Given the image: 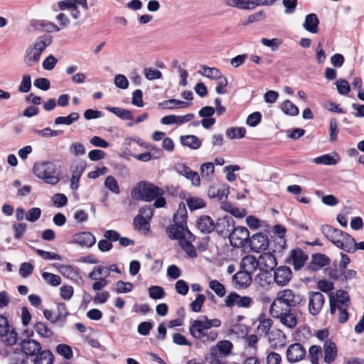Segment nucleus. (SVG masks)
<instances>
[{"mask_svg": "<svg viewBox=\"0 0 364 364\" xmlns=\"http://www.w3.org/2000/svg\"><path fill=\"white\" fill-rule=\"evenodd\" d=\"M305 300L299 294L291 289H284L277 294V297L271 304L269 313L279 319L285 327L293 329L297 325V318L294 307L304 305Z\"/></svg>", "mask_w": 364, "mask_h": 364, "instance_id": "obj_1", "label": "nucleus"}, {"mask_svg": "<svg viewBox=\"0 0 364 364\" xmlns=\"http://www.w3.org/2000/svg\"><path fill=\"white\" fill-rule=\"evenodd\" d=\"M53 38L50 35L45 34L38 37L26 48L23 56V61L26 66L33 67L40 60L42 53L52 43Z\"/></svg>", "mask_w": 364, "mask_h": 364, "instance_id": "obj_2", "label": "nucleus"}, {"mask_svg": "<svg viewBox=\"0 0 364 364\" xmlns=\"http://www.w3.org/2000/svg\"><path fill=\"white\" fill-rule=\"evenodd\" d=\"M165 191L154 184L141 181L137 183L131 191V196L134 200L150 202L158 196H164Z\"/></svg>", "mask_w": 364, "mask_h": 364, "instance_id": "obj_3", "label": "nucleus"}, {"mask_svg": "<svg viewBox=\"0 0 364 364\" xmlns=\"http://www.w3.org/2000/svg\"><path fill=\"white\" fill-rule=\"evenodd\" d=\"M34 175L46 183L54 186L60 181V171L51 161H42L35 164L33 168Z\"/></svg>", "mask_w": 364, "mask_h": 364, "instance_id": "obj_4", "label": "nucleus"}, {"mask_svg": "<svg viewBox=\"0 0 364 364\" xmlns=\"http://www.w3.org/2000/svg\"><path fill=\"white\" fill-rule=\"evenodd\" d=\"M189 331L193 338L203 343L213 342L218 336V331L209 329L202 319L193 320L189 327Z\"/></svg>", "mask_w": 364, "mask_h": 364, "instance_id": "obj_5", "label": "nucleus"}, {"mask_svg": "<svg viewBox=\"0 0 364 364\" xmlns=\"http://www.w3.org/2000/svg\"><path fill=\"white\" fill-rule=\"evenodd\" d=\"M250 232L243 226L234 228L229 233V240L234 247H243L248 242Z\"/></svg>", "mask_w": 364, "mask_h": 364, "instance_id": "obj_6", "label": "nucleus"}, {"mask_svg": "<svg viewBox=\"0 0 364 364\" xmlns=\"http://www.w3.org/2000/svg\"><path fill=\"white\" fill-rule=\"evenodd\" d=\"M166 233L171 239L177 240L179 243L185 239L195 240V236L189 231L187 226L175 223L167 227Z\"/></svg>", "mask_w": 364, "mask_h": 364, "instance_id": "obj_7", "label": "nucleus"}, {"mask_svg": "<svg viewBox=\"0 0 364 364\" xmlns=\"http://www.w3.org/2000/svg\"><path fill=\"white\" fill-rule=\"evenodd\" d=\"M248 245L251 250L255 252H261L267 250L269 246V240L264 233H256L249 237Z\"/></svg>", "mask_w": 364, "mask_h": 364, "instance_id": "obj_8", "label": "nucleus"}, {"mask_svg": "<svg viewBox=\"0 0 364 364\" xmlns=\"http://www.w3.org/2000/svg\"><path fill=\"white\" fill-rule=\"evenodd\" d=\"M0 355L6 358L9 364H26L27 357L20 350H12L11 347L0 348Z\"/></svg>", "mask_w": 364, "mask_h": 364, "instance_id": "obj_9", "label": "nucleus"}, {"mask_svg": "<svg viewBox=\"0 0 364 364\" xmlns=\"http://www.w3.org/2000/svg\"><path fill=\"white\" fill-rule=\"evenodd\" d=\"M0 336L4 337V342L7 346L14 345L17 342L18 333L14 329L10 330L8 320L0 315Z\"/></svg>", "mask_w": 364, "mask_h": 364, "instance_id": "obj_10", "label": "nucleus"}, {"mask_svg": "<svg viewBox=\"0 0 364 364\" xmlns=\"http://www.w3.org/2000/svg\"><path fill=\"white\" fill-rule=\"evenodd\" d=\"M325 302L324 296L318 291H310L309 293V313L316 316L318 315Z\"/></svg>", "mask_w": 364, "mask_h": 364, "instance_id": "obj_11", "label": "nucleus"}, {"mask_svg": "<svg viewBox=\"0 0 364 364\" xmlns=\"http://www.w3.org/2000/svg\"><path fill=\"white\" fill-rule=\"evenodd\" d=\"M233 348L232 343L228 340L220 341L210 349L212 357L225 358L230 355Z\"/></svg>", "mask_w": 364, "mask_h": 364, "instance_id": "obj_12", "label": "nucleus"}, {"mask_svg": "<svg viewBox=\"0 0 364 364\" xmlns=\"http://www.w3.org/2000/svg\"><path fill=\"white\" fill-rule=\"evenodd\" d=\"M224 301L227 307H232L235 305L238 307L248 308L253 304V300L251 297L247 296H241L235 292L228 295Z\"/></svg>", "mask_w": 364, "mask_h": 364, "instance_id": "obj_13", "label": "nucleus"}, {"mask_svg": "<svg viewBox=\"0 0 364 364\" xmlns=\"http://www.w3.org/2000/svg\"><path fill=\"white\" fill-rule=\"evenodd\" d=\"M306 354L305 348L299 343L290 345L286 352L287 359L289 363H295L302 360Z\"/></svg>", "mask_w": 364, "mask_h": 364, "instance_id": "obj_14", "label": "nucleus"}, {"mask_svg": "<svg viewBox=\"0 0 364 364\" xmlns=\"http://www.w3.org/2000/svg\"><path fill=\"white\" fill-rule=\"evenodd\" d=\"M257 269L260 273H269L274 269L277 264L275 257L272 254L260 256L257 259Z\"/></svg>", "mask_w": 364, "mask_h": 364, "instance_id": "obj_15", "label": "nucleus"}, {"mask_svg": "<svg viewBox=\"0 0 364 364\" xmlns=\"http://www.w3.org/2000/svg\"><path fill=\"white\" fill-rule=\"evenodd\" d=\"M330 259L326 255L321 253L312 255L311 259L307 266V269L311 272H317L321 268L329 264Z\"/></svg>", "mask_w": 364, "mask_h": 364, "instance_id": "obj_16", "label": "nucleus"}, {"mask_svg": "<svg viewBox=\"0 0 364 364\" xmlns=\"http://www.w3.org/2000/svg\"><path fill=\"white\" fill-rule=\"evenodd\" d=\"M307 259L308 255L301 249H295L291 251L287 262L293 264L295 271H298L304 267Z\"/></svg>", "mask_w": 364, "mask_h": 364, "instance_id": "obj_17", "label": "nucleus"}, {"mask_svg": "<svg viewBox=\"0 0 364 364\" xmlns=\"http://www.w3.org/2000/svg\"><path fill=\"white\" fill-rule=\"evenodd\" d=\"M323 362L326 364L333 363L337 356L338 350L336 345L331 339H327L323 343Z\"/></svg>", "mask_w": 364, "mask_h": 364, "instance_id": "obj_18", "label": "nucleus"}, {"mask_svg": "<svg viewBox=\"0 0 364 364\" xmlns=\"http://www.w3.org/2000/svg\"><path fill=\"white\" fill-rule=\"evenodd\" d=\"M21 352L25 355L34 356L41 350V346L39 342L34 339H24L21 342Z\"/></svg>", "mask_w": 364, "mask_h": 364, "instance_id": "obj_19", "label": "nucleus"}, {"mask_svg": "<svg viewBox=\"0 0 364 364\" xmlns=\"http://www.w3.org/2000/svg\"><path fill=\"white\" fill-rule=\"evenodd\" d=\"M258 262L255 257L247 255L244 257L240 263V269L237 273H253L257 269Z\"/></svg>", "mask_w": 364, "mask_h": 364, "instance_id": "obj_20", "label": "nucleus"}, {"mask_svg": "<svg viewBox=\"0 0 364 364\" xmlns=\"http://www.w3.org/2000/svg\"><path fill=\"white\" fill-rule=\"evenodd\" d=\"M321 231L326 237L333 243L336 246L338 245L339 240L344 235L343 231L334 228L331 225H324L321 228Z\"/></svg>", "mask_w": 364, "mask_h": 364, "instance_id": "obj_21", "label": "nucleus"}, {"mask_svg": "<svg viewBox=\"0 0 364 364\" xmlns=\"http://www.w3.org/2000/svg\"><path fill=\"white\" fill-rule=\"evenodd\" d=\"M233 227V220L230 217L219 218L215 223V230L220 235H226L231 232Z\"/></svg>", "mask_w": 364, "mask_h": 364, "instance_id": "obj_22", "label": "nucleus"}, {"mask_svg": "<svg viewBox=\"0 0 364 364\" xmlns=\"http://www.w3.org/2000/svg\"><path fill=\"white\" fill-rule=\"evenodd\" d=\"M336 247L348 252H354L356 250V242L352 236L344 232Z\"/></svg>", "mask_w": 364, "mask_h": 364, "instance_id": "obj_23", "label": "nucleus"}, {"mask_svg": "<svg viewBox=\"0 0 364 364\" xmlns=\"http://www.w3.org/2000/svg\"><path fill=\"white\" fill-rule=\"evenodd\" d=\"M76 243L82 247H92L95 242V237L90 232H83L77 234L74 237Z\"/></svg>", "mask_w": 364, "mask_h": 364, "instance_id": "obj_24", "label": "nucleus"}, {"mask_svg": "<svg viewBox=\"0 0 364 364\" xmlns=\"http://www.w3.org/2000/svg\"><path fill=\"white\" fill-rule=\"evenodd\" d=\"M180 142L182 146H187L193 150L198 149L202 145L201 140H200L199 138L195 135L181 136Z\"/></svg>", "mask_w": 364, "mask_h": 364, "instance_id": "obj_25", "label": "nucleus"}, {"mask_svg": "<svg viewBox=\"0 0 364 364\" xmlns=\"http://www.w3.org/2000/svg\"><path fill=\"white\" fill-rule=\"evenodd\" d=\"M318 24L319 20L317 15L310 14L306 16L305 21L303 23V27L306 31L311 33H316L318 32Z\"/></svg>", "mask_w": 364, "mask_h": 364, "instance_id": "obj_26", "label": "nucleus"}, {"mask_svg": "<svg viewBox=\"0 0 364 364\" xmlns=\"http://www.w3.org/2000/svg\"><path fill=\"white\" fill-rule=\"evenodd\" d=\"M198 228L204 233H210L215 228L214 220L208 215L200 218L197 223Z\"/></svg>", "mask_w": 364, "mask_h": 364, "instance_id": "obj_27", "label": "nucleus"}, {"mask_svg": "<svg viewBox=\"0 0 364 364\" xmlns=\"http://www.w3.org/2000/svg\"><path fill=\"white\" fill-rule=\"evenodd\" d=\"M232 282L237 289L247 288L252 283L251 274H233Z\"/></svg>", "mask_w": 364, "mask_h": 364, "instance_id": "obj_28", "label": "nucleus"}, {"mask_svg": "<svg viewBox=\"0 0 364 364\" xmlns=\"http://www.w3.org/2000/svg\"><path fill=\"white\" fill-rule=\"evenodd\" d=\"M258 274V277L259 279L262 280L263 278L272 279L277 285L279 286H285L287 284L291 279L290 274Z\"/></svg>", "mask_w": 364, "mask_h": 364, "instance_id": "obj_29", "label": "nucleus"}, {"mask_svg": "<svg viewBox=\"0 0 364 364\" xmlns=\"http://www.w3.org/2000/svg\"><path fill=\"white\" fill-rule=\"evenodd\" d=\"M269 341L272 345L283 346L286 341V336L282 330L276 329L270 332Z\"/></svg>", "mask_w": 364, "mask_h": 364, "instance_id": "obj_30", "label": "nucleus"}, {"mask_svg": "<svg viewBox=\"0 0 364 364\" xmlns=\"http://www.w3.org/2000/svg\"><path fill=\"white\" fill-rule=\"evenodd\" d=\"M105 109L124 120H131L134 118L132 112L128 109L114 107H106Z\"/></svg>", "mask_w": 364, "mask_h": 364, "instance_id": "obj_31", "label": "nucleus"}, {"mask_svg": "<svg viewBox=\"0 0 364 364\" xmlns=\"http://www.w3.org/2000/svg\"><path fill=\"white\" fill-rule=\"evenodd\" d=\"M323 355V351L321 346L313 345L309 350V357L311 364H319V360Z\"/></svg>", "mask_w": 364, "mask_h": 364, "instance_id": "obj_32", "label": "nucleus"}, {"mask_svg": "<svg viewBox=\"0 0 364 364\" xmlns=\"http://www.w3.org/2000/svg\"><path fill=\"white\" fill-rule=\"evenodd\" d=\"M187 211L185 205L180 204L176 213L173 216V222L176 224L186 226Z\"/></svg>", "mask_w": 364, "mask_h": 364, "instance_id": "obj_33", "label": "nucleus"}, {"mask_svg": "<svg viewBox=\"0 0 364 364\" xmlns=\"http://www.w3.org/2000/svg\"><path fill=\"white\" fill-rule=\"evenodd\" d=\"M34 360L35 364H52L53 355L48 350H41Z\"/></svg>", "mask_w": 364, "mask_h": 364, "instance_id": "obj_34", "label": "nucleus"}, {"mask_svg": "<svg viewBox=\"0 0 364 364\" xmlns=\"http://www.w3.org/2000/svg\"><path fill=\"white\" fill-rule=\"evenodd\" d=\"M34 329L36 333L43 338H50L53 336V331L48 328L44 322L39 321L34 325Z\"/></svg>", "mask_w": 364, "mask_h": 364, "instance_id": "obj_35", "label": "nucleus"}, {"mask_svg": "<svg viewBox=\"0 0 364 364\" xmlns=\"http://www.w3.org/2000/svg\"><path fill=\"white\" fill-rule=\"evenodd\" d=\"M193 240H194L185 239L182 240V242L179 243L183 251L191 258H195L198 255L195 247L191 243Z\"/></svg>", "mask_w": 364, "mask_h": 364, "instance_id": "obj_36", "label": "nucleus"}, {"mask_svg": "<svg viewBox=\"0 0 364 364\" xmlns=\"http://www.w3.org/2000/svg\"><path fill=\"white\" fill-rule=\"evenodd\" d=\"M272 326V321L271 318H266L264 316H260L259 318V325L257 326V331L261 335L263 334L267 336L269 332V330Z\"/></svg>", "mask_w": 364, "mask_h": 364, "instance_id": "obj_37", "label": "nucleus"}, {"mask_svg": "<svg viewBox=\"0 0 364 364\" xmlns=\"http://www.w3.org/2000/svg\"><path fill=\"white\" fill-rule=\"evenodd\" d=\"M162 105L164 108L168 109H176L179 108H186L189 107L190 103L181 101L176 99H171L168 100H165Z\"/></svg>", "mask_w": 364, "mask_h": 364, "instance_id": "obj_38", "label": "nucleus"}, {"mask_svg": "<svg viewBox=\"0 0 364 364\" xmlns=\"http://www.w3.org/2000/svg\"><path fill=\"white\" fill-rule=\"evenodd\" d=\"M200 73L202 75L212 80H218L221 76H223L220 71L218 68H210L206 65L202 66V70Z\"/></svg>", "mask_w": 364, "mask_h": 364, "instance_id": "obj_39", "label": "nucleus"}, {"mask_svg": "<svg viewBox=\"0 0 364 364\" xmlns=\"http://www.w3.org/2000/svg\"><path fill=\"white\" fill-rule=\"evenodd\" d=\"M79 119V114L77 112H72L67 117H58L55 119V124H65L70 125L74 122Z\"/></svg>", "mask_w": 364, "mask_h": 364, "instance_id": "obj_40", "label": "nucleus"}, {"mask_svg": "<svg viewBox=\"0 0 364 364\" xmlns=\"http://www.w3.org/2000/svg\"><path fill=\"white\" fill-rule=\"evenodd\" d=\"M229 191L227 188H219L216 186H212L208 190V196L210 198H217L222 200L223 198H227Z\"/></svg>", "mask_w": 364, "mask_h": 364, "instance_id": "obj_41", "label": "nucleus"}, {"mask_svg": "<svg viewBox=\"0 0 364 364\" xmlns=\"http://www.w3.org/2000/svg\"><path fill=\"white\" fill-rule=\"evenodd\" d=\"M84 168L82 166H77L73 171L72 177H71V184L70 188L73 190H77L79 187V180L82 176Z\"/></svg>", "mask_w": 364, "mask_h": 364, "instance_id": "obj_42", "label": "nucleus"}, {"mask_svg": "<svg viewBox=\"0 0 364 364\" xmlns=\"http://www.w3.org/2000/svg\"><path fill=\"white\" fill-rule=\"evenodd\" d=\"M104 186L112 193L119 194L120 188L117 180L112 176H108L104 183Z\"/></svg>", "mask_w": 364, "mask_h": 364, "instance_id": "obj_43", "label": "nucleus"}, {"mask_svg": "<svg viewBox=\"0 0 364 364\" xmlns=\"http://www.w3.org/2000/svg\"><path fill=\"white\" fill-rule=\"evenodd\" d=\"M246 129L244 127H232L226 130V135L231 139H241L245 135Z\"/></svg>", "mask_w": 364, "mask_h": 364, "instance_id": "obj_44", "label": "nucleus"}, {"mask_svg": "<svg viewBox=\"0 0 364 364\" xmlns=\"http://www.w3.org/2000/svg\"><path fill=\"white\" fill-rule=\"evenodd\" d=\"M31 89V76L29 74H24L18 86V91L21 93H27Z\"/></svg>", "mask_w": 364, "mask_h": 364, "instance_id": "obj_45", "label": "nucleus"}, {"mask_svg": "<svg viewBox=\"0 0 364 364\" xmlns=\"http://www.w3.org/2000/svg\"><path fill=\"white\" fill-rule=\"evenodd\" d=\"M282 109L288 115L296 116L299 114L298 107L289 100H286L282 103Z\"/></svg>", "mask_w": 364, "mask_h": 364, "instance_id": "obj_46", "label": "nucleus"}, {"mask_svg": "<svg viewBox=\"0 0 364 364\" xmlns=\"http://www.w3.org/2000/svg\"><path fill=\"white\" fill-rule=\"evenodd\" d=\"M214 165L210 162L204 163L200 166V174L203 178H210L214 173Z\"/></svg>", "mask_w": 364, "mask_h": 364, "instance_id": "obj_47", "label": "nucleus"}, {"mask_svg": "<svg viewBox=\"0 0 364 364\" xmlns=\"http://www.w3.org/2000/svg\"><path fill=\"white\" fill-rule=\"evenodd\" d=\"M109 272L121 273V270L114 264L95 267L90 273H108Z\"/></svg>", "mask_w": 364, "mask_h": 364, "instance_id": "obj_48", "label": "nucleus"}, {"mask_svg": "<svg viewBox=\"0 0 364 364\" xmlns=\"http://www.w3.org/2000/svg\"><path fill=\"white\" fill-rule=\"evenodd\" d=\"M186 203L191 210H195L205 206V203L203 199L197 197H191L187 198Z\"/></svg>", "mask_w": 364, "mask_h": 364, "instance_id": "obj_49", "label": "nucleus"}, {"mask_svg": "<svg viewBox=\"0 0 364 364\" xmlns=\"http://www.w3.org/2000/svg\"><path fill=\"white\" fill-rule=\"evenodd\" d=\"M133 289V284L131 282H124L123 281H118L115 284L114 291L117 294L129 293Z\"/></svg>", "mask_w": 364, "mask_h": 364, "instance_id": "obj_50", "label": "nucleus"}, {"mask_svg": "<svg viewBox=\"0 0 364 364\" xmlns=\"http://www.w3.org/2000/svg\"><path fill=\"white\" fill-rule=\"evenodd\" d=\"M314 162L316 164L335 165L337 163L336 159L329 154H323L321 156L314 159Z\"/></svg>", "mask_w": 364, "mask_h": 364, "instance_id": "obj_51", "label": "nucleus"}, {"mask_svg": "<svg viewBox=\"0 0 364 364\" xmlns=\"http://www.w3.org/2000/svg\"><path fill=\"white\" fill-rule=\"evenodd\" d=\"M149 296L153 299H161L165 296V291L161 287L151 286L149 288Z\"/></svg>", "mask_w": 364, "mask_h": 364, "instance_id": "obj_52", "label": "nucleus"}, {"mask_svg": "<svg viewBox=\"0 0 364 364\" xmlns=\"http://www.w3.org/2000/svg\"><path fill=\"white\" fill-rule=\"evenodd\" d=\"M209 287L220 297L225 294V289L223 284L217 280H212L209 282Z\"/></svg>", "mask_w": 364, "mask_h": 364, "instance_id": "obj_53", "label": "nucleus"}, {"mask_svg": "<svg viewBox=\"0 0 364 364\" xmlns=\"http://www.w3.org/2000/svg\"><path fill=\"white\" fill-rule=\"evenodd\" d=\"M56 352L66 359H70L73 357V350L71 347L67 344L58 345Z\"/></svg>", "mask_w": 364, "mask_h": 364, "instance_id": "obj_54", "label": "nucleus"}, {"mask_svg": "<svg viewBox=\"0 0 364 364\" xmlns=\"http://www.w3.org/2000/svg\"><path fill=\"white\" fill-rule=\"evenodd\" d=\"M282 4L285 14H293L296 10L298 0H282Z\"/></svg>", "mask_w": 364, "mask_h": 364, "instance_id": "obj_55", "label": "nucleus"}, {"mask_svg": "<svg viewBox=\"0 0 364 364\" xmlns=\"http://www.w3.org/2000/svg\"><path fill=\"white\" fill-rule=\"evenodd\" d=\"M261 43L263 46L270 48L272 51H275L282 44V41L279 38L268 39L262 38Z\"/></svg>", "mask_w": 364, "mask_h": 364, "instance_id": "obj_56", "label": "nucleus"}, {"mask_svg": "<svg viewBox=\"0 0 364 364\" xmlns=\"http://www.w3.org/2000/svg\"><path fill=\"white\" fill-rule=\"evenodd\" d=\"M335 301L338 304L347 306L349 302L348 294L343 290H338L336 294Z\"/></svg>", "mask_w": 364, "mask_h": 364, "instance_id": "obj_57", "label": "nucleus"}, {"mask_svg": "<svg viewBox=\"0 0 364 364\" xmlns=\"http://www.w3.org/2000/svg\"><path fill=\"white\" fill-rule=\"evenodd\" d=\"M33 132L42 137H53V136H56L62 133L61 131L52 130L49 127H46V128H44L41 130L34 129Z\"/></svg>", "mask_w": 364, "mask_h": 364, "instance_id": "obj_58", "label": "nucleus"}, {"mask_svg": "<svg viewBox=\"0 0 364 364\" xmlns=\"http://www.w3.org/2000/svg\"><path fill=\"white\" fill-rule=\"evenodd\" d=\"M41 215V210L39 208H32L26 213V219L29 222L34 223L40 218Z\"/></svg>", "mask_w": 364, "mask_h": 364, "instance_id": "obj_59", "label": "nucleus"}, {"mask_svg": "<svg viewBox=\"0 0 364 364\" xmlns=\"http://www.w3.org/2000/svg\"><path fill=\"white\" fill-rule=\"evenodd\" d=\"M205 301V296L203 294H198L196 299L191 302V308L194 312H199L202 305Z\"/></svg>", "mask_w": 364, "mask_h": 364, "instance_id": "obj_60", "label": "nucleus"}, {"mask_svg": "<svg viewBox=\"0 0 364 364\" xmlns=\"http://www.w3.org/2000/svg\"><path fill=\"white\" fill-rule=\"evenodd\" d=\"M336 87L339 94L345 95L350 91L349 83L343 79L338 80L336 82Z\"/></svg>", "mask_w": 364, "mask_h": 364, "instance_id": "obj_61", "label": "nucleus"}, {"mask_svg": "<svg viewBox=\"0 0 364 364\" xmlns=\"http://www.w3.org/2000/svg\"><path fill=\"white\" fill-rule=\"evenodd\" d=\"M114 85L121 89H127L129 86V81L125 75L117 74L114 77Z\"/></svg>", "mask_w": 364, "mask_h": 364, "instance_id": "obj_62", "label": "nucleus"}, {"mask_svg": "<svg viewBox=\"0 0 364 364\" xmlns=\"http://www.w3.org/2000/svg\"><path fill=\"white\" fill-rule=\"evenodd\" d=\"M262 119V114L259 112H255L250 114L247 118L246 123L250 127L257 126Z\"/></svg>", "mask_w": 364, "mask_h": 364, "instance_id": "obj_63", "label": "nucleus"}, {"mask_svg": "<svg viewBox=\"0 0 364 364\" xmlns=\"http://www.w3.org/2000/svg\"><path fill=\"white\" fill-rule=\"evenodd\" d=\"M33 85L36 87L46 91L50 88V80L45 77H39L34 80Z\"/></svg>", "mask_w": 364, "mask_h": 364, "instance_id": "obj_64", "label": "nucleus"}]
</instances>
